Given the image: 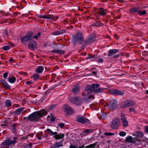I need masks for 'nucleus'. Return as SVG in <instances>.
<instances>
[{
	"label": "nucleus",
	"mask_w": 148,
	"mask_h": 148,
	"mask_svg": "<svg viewBox=\"0 0 148 148\" xmlns=\"http://www.w3.org/2000/svg\"><path fill=\"white\" fill-rule=\"evenodd\" d=\"M47 113L45 109L35 111L29 115L28 116L24 117L23 119L26 120L27 121H29L31 122H36L39 121L40 118L45 115Z\"/></svg>",
	"instance_id": "1"
},
{
	"label": "nucleus",
	"mask_w": 148,
	"mask_h": 148,
	"mask_svg": "<svg viewBox=\"0 0 148 148\" xmlns=\"http://www.w3.org/2000/svg\"><path fill=\"white\" fill-rule=\"evenodd\" d=\"M17 138L13 136L5 140L1 144V147L8 148L10 146H14L17 142Z\"/></svg>",
	"instance_id": "2"
},
{
	"label": "nucleus",
	"mask_w": 148,
	"mask_h": 148,
	"mask_svg": "<svg viewBox=\"0 0 148 148\" xmlns=\"http://www.w3.org/2000/svg\"><path fill=\"white\" fill-rule=\"evenodd\" d=\"M72 43L74 45H75L78 42L79 44H81L84 41V38L82 34L80 32L76 33L72 36Z\"/></svg>",
	"instance_id": "3"
},
{
	"label": "nucleus",
	"mask_w": 148,
	"mask_h": 148,
	"mask_svg": "<svg viewBox=\"0 0 148 148\" xmlns=\"http://www.w3.org/2000/svg\"><path fill=\"white\" fill-rule=\"evenodd\" d=\"M96 39L95 36L89 35L87 37L84 41V44L82 46V48L84 49L86 47V46L92 43L95 41Z\"/></svg>",
	"instance_id": "4"
},
{
	"label": "nucleus",
	"mask_w": 148,
	"mask_h": 148,
	"mask_svg": "<svg viewBox=\"0 0 148 148\" xmlns=\"http://www.w3.org/2000/svg\"><path fill=\"white\" fill-rule=\"evenodd\" d=\"M136 103L134 100L132 99H127L123 102L121 105V108H127L130 106H133L136 105Z\"/></svg>",
	"instance_id": "5"
},
{
	"label": "nucleus",
	"mask_w": 148,
	"mask_h": 148,
	"mask_svg": "<svg viewBox=\"0 0 148 148\" xmlns=\"http://www.w3.org/2000/svg\"><path fill=\"white\" fill-rule=\"evenodd\" d=\"M32 32H28L26 36L21 37V42L23 44L26 45L27 42L32 39Z\"/></svg>",
	"instance_id": "6"
},
{
	"label": "nucleus",
	"mask_w": 148,
	"mask_h": 148,
	"mask_svg": "<svg viewBox=\"0 0 148 148\" xmlns=\"http://www.w3.org/2000/svg\"><path fill=\"white\" fill-rule=\"evenodd\" d=\"M99 86V85L98 84H92V85H87L85 88V91L88 93H90L92 91H94V92L95 91V90Z\"/></svg>",
	"instance_id": "7"
},
{
	"label": "nucleus",
	"mask_w": 148,
	"mask_h": 148,
	"mask_svg": "<svg viewBox=\"0 0 148 148\" xmlns=\"http://www.w3.org/2000/svg\"><path fill=\"white\" fill-rule=\"evenodd\" d=\"M120 124V120L118 118H114L112 121L110 126L112 129L116 130L119 128Z\"/></svg>",
	"instance_id": "8"
},
{
	"label": "nucleus",
	"mask_w": 148,
	"mask_h": 148,
	"mask_svg": "<svg viewBox=\"0 0 148 148\" xmlns=\"http://www.w3.org/2000/svg\"><path fill=\"white\" fill-rule=\"evenodd\" d=\"M70 101L72 103L77 106H80L82 103V100L79 97H71L70 99Z\"/></svg>",
	"instance_id": "9"
},
{
	"label": "nucleus",
	"mask_w": 148,
	"mask_h": 148,
	"mask_svg": "<svg viewBox=\"0 0 148 148\" xmlns=\"http://www.w3.org/2000/svg\"><path fill=\"white\" fill-rule=\"evenodd\" d=\"M119 52V50L118 49H110L108 51V57H111L113 58H116L119 57V55L115 54Z\"/></svg>",
	"instance_id": "10"
},
{
	"label": "nucleus",
	"mask_w": 148,
	"mask_h": 148,
	"mask_svg": "<svg viewBox=\"0 0 148 148\" xmlns=\"http://www.w3.org/2000/svg\"><path fill=\"white\" fill-rule=\"evenodd\" d=\"M76 121L80 123L90 124V121L87 118L84 117L82 116H78L76 118Z\"/></svg>",
	"instance_id": "11"
},
{
	"label": "nucleus",
	"mask_w": 148,
	"mask_h": 148,
	"mask_svg": "<svg viewBox=\"0 0 148 148\" xmlns=\"http://www.w3.org/2000/svg\"><path fill=\"white\" fill-rule=\"evenodd\" d=\"M109 107L110 110H114L118 107V104L117 101L114 99H112L110 101Z\"/></svg>",
	"instance_id": "12"
},
{
	"label": "nucleus",
	"mask_w": 148,
	"mask_h": 148,
	"mask_svg": "<svg viewBox=\"0 0 148 148\" xmlns=\"http://www.w3.org/2000/svg\"><path fill=\"white\" fill-rule=\"evenodd\" d=\"M37 46V42L33 40L29 42L28 45V46L29 49L32 50H34L36 49Z\"/></svg>",
	"instance_id": "13"
},
{
	"label": "nucleus",
	"mask_w": 148,
	"mask_h": 148,
	"mask_svg": "<svg viewBox=\"0 0 148 148\" xmlns=\"http://www.w3.org/2000/svg\"><path fill=\"white\" fill-rule=\"evenodd\" d=\"M63 108L65 112L67 114L72 115L74 113L73 109L68 105H65L64 106Z\"/></svg>",
	"instance_id": "14"
},
{
	"label": "nucleus",
	"mask_w": 148,
	"mask_h": 148,
	"mask_svg": "<svg viewBox=\"0 0 148 148\" xmlns=\"http://www.w3.org/2000/svg\"><path fill=\"white\" fill-rule=\"evenodd\" d=\"M121 120L123 124V126L124 127H126L128 125V122L126 117L124 114L121 115Z\"/></svg>",
	"instance_id": "15"
},
{
	"label": "nucleus",
	"mask_w": 148,
	"mask_h": 148,
	"mask_svg": "<svg viewBox=\"0 0 148 148\" xmlns=\"http://www.w3.org/2000/svg\"><path fill=\"white\" fill-rule=\"evenodd\" d=\"M0 84L5 89L9 90L10 89V86L5 79H3L0 80Z\"/></svg>",
	"instance_id": "16"
},
{
	"label": "nucleus",
	"mask_w": 148,
	"mask_h": 148,
	"mask_svg": "<svg viewBox=\"0 0 148 148\" xmlns=\"http://www.w3.org/2000/svg\"><path fill=\"white\" fill-rule=\"evenodd\" d=\"M107 10L104 9L103 8H100L98 10V13L99 14L100 16H104L107 13Z\"/></svg>",
	"instance_id": "17"
},
{
	"label": "nucleus",
	"mask_w": 148,
	"mask_h": 148,
	"mask_svg": "<svg viewBox=\"0 0 148 148\" xmlns=\"http://www.w3.org/2000/svg\"><path fill=\"white\" fill-rule=\"evenodd\" d=\"M18 125L17 123H15L13 124L10 126L11 131L13 133L16 134L18 133L17 130V129H18L17 127Z\"/></svg>",
	"instance_id": "18"
},
{
	"label": "nucleus",
	"mask_w": 148,
	"mask_h": 148,
	"mask_svg": "<svg viewBox=\"0 0 148 148\" xmlns=\"http://www.w3.org/2000/svg\"><path fill=\"white\" fill-rule=\"evenodd\" d=\"M110 92L113 95H122L124 94L123 92L122 91L118 90H111Z\"/></svg>",
	"instance_id": "19"
},
{
	"label": "nucleus",
	"mask_w": 148,
	"mask_h": 148,
	"mask_svg": "<svg viewBox=\"0 0 148 148\" xmlns=\"http://www.w3.org/2000/svg\"><path fill=\"white\" fill-rule=\"evenodd\" d=\"M65 32V30L64 29H62L59 30H56L52 32V35L56 36L58 35L64 33Z\"/></svg>",
	"instance_id": "20"
},
{
	"label": "nucleus",
	"mask_w": 148,
	"mask_h": 148,
	"mask_svg": "<svg viewBox=\"0 0 148 148\" xmlns=\"http://www.w3.org/2000/svg\"><path fill=\"white\" fill-rule=\"evenodd\" d=\"M63 146V143L62 141L58 143H56L51 147L50 148H56V147H59Z\"/></svg>",
	"instance_id": "21"
},
{
	"label": "nucleus",
	"mask_w": 148,
	"mask_h": 148,
	"mask_svg": "<svg viewBox=\"0 0 148 148\" xmlns=\"http://www.w3.org/2000/svg\"><path fill=\"white\" fill-rule=\"evenodd\" d=\"M16 79L15 77L12 75H10L8 79V81L10 83L13 84L16 81Z\"/></svg>",
	"instance_id": "22"
},
{
	"label": "nucleus",
	"mask_w": 148,
	"mask_h": 148,
	"mask_svg": "<svg viewBox=\"0 0 148 148\" xmlns=\"http://www.w3.org/2000/svg\"><path fill=\"white\" fill-rule=\"evenodd\" d=\"M79 90V88L78 85H75L73 87V88L71 90V91L74 93V94H76L77 93Z\"/></svg>",
	"instance_id": "23"
},
{
	"label": "nucleus",
	"mask_w": 148,
	"mask_h": 148,
	"mask_svg": "<svg viewBox=\"0 0 148 148\" xmlns=\"http://www.w3.org/2000/svg\"><path fill=\"white\" fill-rule=\"evenodd\" d=\"M24 109V108L21 107L17 109L13 112V114L15 115H18Z\"/></svg>",
	"instance_id": "24"
},
{
	"label": "nucleus",
	"mask_w": 148,
	"mask_h": 148,
	"mask_svg": "<svg viewBox=\"0 0 148 148\" xmlns=\"http://www.w3.org/2000/svg\"><path fill=\"white\" fill-rule=\"evenodd\" d=\"M44 69V67L42 66H39L37 67L35 71L38 73L40 74L42 73Z\"/></svg>",
	"instance_id": "25"
},
{
	"label": "nucleus",
	"mask_w": 148,
	"mask_h": 148,
	"mask_svg": "<svg viewBox=\"0 0 148 148\" xmlns=\"http://www.w3.org/2000/svg\"><path fill=\"white\" fill-rule=\"evenodd\" d=\"M65 51L64 50H55L51 51V53H59L61 55L64 54L65 53Z\"/></svg>",
	"instance_id": "26"
},
{
	"label": "nucleus",
	"mask_w": 148,
	"mask_h": 148,
	"mask_svg": "<svg viewBox=\"0 0 148 148\" xmlns=\"http://www.w3.org/2000/svg\"><path fill=\"white\" fill-rule=\"evenodd\" d=\"M64 136V134L59 133L57 134L56 135H54L53 136V138H55V139L56 140L60 139H62Z\"/></svg>",
	"instance_id": "27"
},
{
	"label": "nucleus",
	"mask_w": 148,
	"mask_h": 148,
	"mask_svg": "<svg viewBox=\"0 0 148 148\" xmlns=\"http://www.w3.org/2000/svg\"><path fill=\"white\" fill-rule=\"evenodd\" d=\"M94 129H86L83 132V134L84 135H87L90 133L93 132Z\"/></svg>",
	"instance_id": "28"
},
{
	"label": "nucleus",
	"mask_w": 148,
	"mask_h": 148,
	"mask_svg": "<svg viewBox=\"0 0 148 148\" xmlns=\"http://www.w3.org/2000/svg\"><path fill=\"white\" fill-rule=\"evenodd\" d=\"M105 89V88H98L95 90V93H102L103 92L104 90Z\"/></svg>",
	"instance_id": "29"
},
{
	"label": "nucleus",
	"mask_w": 148,
	"mask_h": 148,
	"mask_svg": "<svg viewBox=\"0 0 148 148\" xmlns=\"http://www.w3.org/2000/svg\"><path fill=\"white\" fill-rule=\"evenodd\" d=\"M5 104L7 107L10 106L12 104L11 101L9 99L6 100L5 102Z\"/></svg>",
	"instance_id": "30"
},
{
	"label": "nucleus",
	"mask_w": 148,
	"mask_h": 148,
	"mask_svg": "<svg viewBox=\"0 0 148 148\" xmlns=\"http://www.w3.org/2000/svg\"><path fill=\"white\" fill-rule=\"evenodd\" d=\"M97 145V143H95L93 144H90L88 146H86L85 148H95Z\"/></svg>",
	"instance_id": "31"
},
{
	"label": "nucleus",
	"mask_w": 148,
	"mask_h": 148,
	"mask_svg": "<svg viewBox=\"0 0 148 148\" xmlns=\"http://www.w3.org/2000/svg\"><path fill=\"white\" fill-rule=\"evenodd\" d=\"M139 10H140L138 8L135 7L132 9L131 11L133 13H136L138 14Z\"/></svg>",
	"instance_id": "32"
},
{
	"label": "nucleus",
	"mask_w": 148,
	"mask_h": 148,
	"mask_svg": "<svg viewBox=\"0 0 148 148\" xmlns=\"http://www.w3.org/2000/svg\"><path fill=\"white\" fill-rule=\"evenodd\" d=\"M126 141L127 142H132L133 139L132 137L131 136H129L126 138Z\"/></svg>",
	"instance_id": "33"
},
{
	"label": "nucleus",
	"mask_w": 148,
	"mask_h": 148,
	"mask_svg": "<svg viewBox=\"0 0 148 148\" xmlns=\"http://www.w3.org/2000/svg\"><path fill=\"white\" fill-rule=\"evenodd\" d=\"M147 12L145 10H140L138 14L140 16H142L144 15Z\"/></svg>",
	"instance_id": "34"
},
{
	"label": "nucleus",
	"mask_w": 148,
	"mask_h": 148,
	"mask_svg": "<svg viewBox=\"0 0 148 148\" xmlns=\"http://www.w3.org/2000/svg\"><path fill=\"white\" fill-rule=\"evenodd\" d=\"M94 25H95V26L98 27L99 26H103L104 25V24L103 23L101 22L99 23L96 21L95 22Z\"/></svg>",
	"instance_id": "35"
},
{
	"label": "nucleus",
	"mask_w": 148,
	"mask_h": 148,
	"mask_svg": "<svg viewBox=\"0 0 148 148\" xmlns=\"http://www.w3.org/2000/svg\"><path fill=\"white\" fill-rule=\"evenodd\" d=\"M54 16L52 14H49L47 16H46V19H52L54 20Z\"/></svg>",
	"instance_id": "36"
},
{
	"label": "nucleus",
	"mask_w": 148,
	"mask_h": 148,
	"mask_svg": "<svg viewBox=\"0 0 148 148\" xmlns=\"http://www.w3.org/2000/svg\"><path fill=\"white\" fill-rule=\"evenodd\" d=\"M34 80L36 81L37 80L39 77V75L38 74H34L33 76Z\"/></svg>",
	"instance_id": "37"
},
{
	"label": "nucleus",
	"mask_w": 148,
	"mask_h": 148,
	"mask_svg": "<svg viewBox=\"0 0 148 148\" xmlns=\"http://www.w3.org/2000/svg\"><path fill=\"white\" fill-rule=\"evenodd\" d=\"M144 134L143 132H138L137 133V136L138 137L141 138L143 136Z\"/></svg>",
	"instance_id": "38"
},
{
	"label": "nucleus",
	"mask_w": 148,
	"mask_h": 148,
	"mask_svg": "<svg viewBox=\"0 0 148 148\" xmlns=\"http://www.w3.org/2000/svg\"><path fill=\"white\" fill-rule=\"evenodd\" d=\"M104 135L106 136H111L114 135V134L111 132H105Z\"/></svg>",
	"instance_id": "39"
},
{
	"label": "nucleus",
	"mask_w": 148,
	"mask_h": 148,
	"mask_svg": "<svg viewBox=\"0 0 148 148\" xmlns=\"http://www.w3.org/2000/svg\"><path fill=\"white\" fill-rule=\"evenodd\" d=\"M10 49V46L9 45L3 46L2 47L3 49L5 51L9 50Z\"/></svg>",
	"instance_id": "40"
},
{
	"label": "nucleus",
	"mask_w": 148,
	"mask_h": 148,
	"mask_svg": "<svg viewBox=\"0 0 148 148\" xmlns=\"http://www.w3.org/2000/svg\"><path fill=\"white\" fill-rule=\"evenodd\" d=\"M41 35V33L40 32H39L38 33H37L36 35L34 36L33 37V38L36 39V40L38 39V38Z\"/></svg>",
	"instance_id": "41"
},
{
	"label": "nucleus",
	"mask_w": 148,
	"mask_h": 148,
	"mask_svg": "<svg viewBox=\"0 0 148 148\" xmlns=\"http://www.w3.org/2000/svg\"><path fill=\"white\" fill-rule=\"evenodd\" d=\"M37 17L40 18H45L46 19V16L45 15H36Z\"/></svg>",
	"instance_id": "42"
},
{
	"label": "nucleus",
	"mask_w": 148,
	"mask_h": 148,
	"mask_svg": "<svg viewBox=\"0 0 148 148\" xmlns=\"http://www.w3.org/2000/svg\"><path fill=\"white\" fill-rule=\"evenodd\" d=\"M119 135L121 136H124L126 135V133L125 132L122 131L119 133Z\"/></svg>",
	"instance_id": "43"
},
{
	"label": "nucleus",
	"mask_w": 148,
	"mask_h": 148,
	"mask_svg": "<svg viewBox=\"0 0 148 148\" xmlns=\"http://www.w3.org/2000/svg\"><path fill=\"white\" fill-rule=\"evenodd\" d=\"M129 112L131 113L132 112L135 113H136L135 109L132 108H129Z\"/></svg>",
	"instance_id": "44"
},
{
	"label": "nucleus",
	"mask_w": 148,
	"mask_h": 148,
	"mask_svg": "<svg viewBox=\"0 0 148 148\" xmlns=\"http://www.w3.org/2000/svg\"><path fill=\"white\" fill-rule=\"evenodd\" d=\"M100 56H99L98 55L96 54L95 55V56L94 57V60L97 62H98V60L99 59Z\"/></svg>",
	"instance_id": "45"
},
{
	"label": "nucleus",
	"mask_w": 148,
	"mask_h": 148,
	"mask_svg": "<svg viewBox=\"0 0 148 148\" xmlns=\"http://www.w3.org/2000/svg\"><path fill=\"white\" fill-rule=\"evenodd\" d=\"M103 61L104 60L103 58H100V57L99 59L98 60L97 62H98L99 63H101L102 64L103 62Z\"/></svg>",
	"instance_id": "46"
},
{
	"label": "nucleus",
	"mask_w": 148,
	"mask_h": 148,
	"mask_svg": "<svg viewBox=\"0 0 148 148\" xmlns=\"http://www.w3.org/2000/svg\"><path fill=\"white\" fill-rule=\"evenodd\" d=\"M8 74V72H5L3 74V76L4 79H7V77Z\"/></svg>",
	"instance_id": "47"
},
{
	"label": "nucleus",
	"mask_w": 148,
	"mask_h": 148,
	"mask_svg": "<svg viewBox=\"0 0 148 148\" xmlns=\"http://www.w3.org/2000/svg\"><path fill=\"white\" fill-rule=\"evenodd\" d=\"M65 124L64 123H60L58 124V126L61 128H63L65 126Z\"/></svg>",
	"instance_id": "48"
},
{
	"label": "nucleus",
	"mask_w": 148,
	"mask_h": 148,
	"mask_svg": "<svg viewBox=\"0 0 148 148\" xmlns=\"http://www.w3.org/2000/svg\"><path fill=\"white\" fill-rule=\"evenodd\" d=\"M95 55H89L88 57L87 58V59H94Z\"/></svg>",
	"instance_id": "49"
},
{
	"label": "nucleus",
	"mask_w": 148,
	"mask_h": 148,
	"mask_svg": "<svg viewBox=\"0 0 148 148\" xmlns=\"http://www.w3.org/2000/svg\"><path fill=\"white\" fill-rule=\"evenodd\" d=\"M56 106V104H54V105H51L50 106V109H52V110Z\"/></svg>",
	"instance_id": "50"
},
{
	"label": "nucleus",
	"mask_w": 148,
	"mask_h": 148,
	"mask_svg": "<svg viewBox=\"0 0 148 148\" xmlns=\"http://www.w3.org/2000/svg\"><path fill=\"white\" fill-rule=\"evenodd\" d=\"M47 131L48 133H50L51 134V135H52L53 132L50 129H47Z\"/></svg>",
	"instance_id": "51"
},
{
	"label": "nucleus",
	"mask_w": 148,
	"mask_h": 148,
	"mask_svg": "<svg viewBox=\"0 0 148 148\" xmlns=\"http://www.w3.org/2000/svg\"><path fill=\"white\" fill-rule=\"evenodd\" d=\"M25 146L27 148H31L32 147V144H27Z\"/></svg>",
	"instance_id": "52"
},
{
	"label": "nucleus",
	"mask_w": 148,
	"mask_h": 148,
	"mask_svg": "<svg viewBox=\"0 0 148 148\" xmlns=\"http://www.w3.org/2000/svg\"><path fill=\"white\" fill-rule=\"evenodd\" d=\"M70 148H78L77 146L76 145H71L69 147Z\"/></svg>",
	"instance_id": "53"
},
{
	"label": "nucleus",
	"mask_w": 148,
	"mask_h": 148,
	"mask_svg": "<svg viewBox=\"0 0 148 148\" xmlns=\"http://www.w3.org/2000/svg\"><path fill=\"white\" fill-rule=\"evenodd\" d=\"M4 32L7 36H9V34H8V30L7 29L5 30Z\"/></svg>",
	"instance_id": "54"
},
{
	"label": "nucleus",
	"mask_w": 148,
	"mask_h": 148,
	"mask_svg": "<svg viewBox=\"0 0 148 148\" xmlns=\"http://www.w3.org/2000/svg\"><path fill=\"white\" fill-rule=\"evenodd\" d=\"M145 132L147 133H148V126L145 127Z\"/></svg>",
	"instance_id": "55"
},
{
	"label": "nucleus",
	"mask_w": 148,
	"mask_h": 148,
	"mask_svg": "<svg viewBox=\"0 0 148 148\" xmlns=\"http://www.w3.org/2000/svg\"><path fill=\"white\" fill-rule=\"evenodd\" d=\"M14 61V60L12 58H10L9 60V62H13Z\"/></svg>",
	"instance_id": "56"
},
{
	"label": "nucleus",
	"mask_w": 148,
	"mask_h": 148,
	"mask_svg": "<svg viewBox=\"0 0 148 148\" xmlns=\"http://www.w3.org/2000/svg\"><path fill=\"white\" fill-rule=\"evenodd\" d=\"M50 121H55V119L53 117L51 118Z\"/></svg>",
	"instance_id": "57"
},
{
	"label": "nucleus",
	"mask_w": 148,
	"mask_h": 148,
	"mask_svg": "<svg viewBox=\"0 0 148 148\" xmlns=\"http://www.w3.org/2000/svg\"><path fill=\"white\" fill-rule=\"evenodd\" d=\"M92 73L93 75H97V72L95 71H93Z\"/></svg>",
	"instance_id": "58"
},
{
	"label": "nucleus",
	"mask_w": 148,
	"mask_h": 148,
	"mask_svg": "<svg viewBox=\"0 0 148 148\" xmlns=\"http://www.w3.org/2000/svg\"><path fill=\"white\" fill-rule=\"evenodd\" d=\"M32 84V82L31 81H28L26 83V84L27 85L31 84Z\"/></svg>",
	"instance_id": "59"
},
{
	"label": "nucleus",
	"mask_w": 148,
	"mask_h": 148,
	"mask_svg": "<svg viewBox=\"0 0 148 148\" xmlns=\"http://www.w3.org/2000/svg\"><path fill=\"white\" fill-rule=\"evenodd\" d=\"M57 133L56 132H53V133H52L51 135H56L57 134Z\"/></svg>",
	"instance_id": "60"
},
{
	"label": "nucleus",
	"mask_w": 148,
	"mask_h": 148,
	"mask_svg": "<svg viewBox=\"0 0 148 148\" xmlns=\"http://www.w3.org/2000/svg\"><path fill=\"white\" fill-rule=\"evenodd\" d=\"M90 97H92V99H94V97L93 95H90L88 96V98H90Z\"/></svg>",
	"instance_id": "61"
},
{
	"label": "nucleus",
	"mask_w": 148,
	"mask_h": 148,
	"mask_svg": "<svg viewBox=\"0 0 148 148\" xmlns=\"http://www.w3.org/2000/svg\"><path fill=\"white\" fill-rule=\"evenodd\" d=\"M84 145H83L81 146H79V147H78V148H84Z\"/></svg>",
	"instance_id": "62"
},
{
	"label": "nucleus",
	"mask_w": 148,
	"mask_h": 148,
	"mask_svg": "<svg viewBox=\"0 0 148 148\" xmlns=\"http://www.w3.org/2000/svg\"><path fill=\"white\" fill-rule=\"evenodd\" d=\"M37 138L39 140H41L42 139L41 138L40 136H37Z\"/></svg>",
	"instance_id": "63"
},
{
	"label": "nucleus",
	"mask_w": 148,
	"mask_h": 148,
	"mask_svg": "<svg viewBox=\"0 0 148 148\" xmlns=\"http://www.w3.org/2000/svg\"><path fill=\"white\" fill-rule=\"evenodd\" d=\"M118 1H119L120 2H122V3H124V1H123V0H118Z\"/></svg>",
	"instance_id": "64"
}]
</instances>
